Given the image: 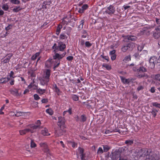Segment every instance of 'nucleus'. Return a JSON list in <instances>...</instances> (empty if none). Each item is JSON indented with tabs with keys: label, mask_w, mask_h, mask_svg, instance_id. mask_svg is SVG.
Segmentation results:
<instances>
[{
	"label": "nucleus",
	"mask_w": 160,
	"mask_h": 160,
	"mask_svg": "<svg viewBox=\"0 0 160 160\" xmlns=\"http://www.w3.org/2000/svg\"><path fill=\"white\" fill-rule=\"evenodd\" d=\"M66 52H64L62 54H60L58 53H55V54L53 56V58L54 59L56 60L58 59L57 61H55L56 63L54 64V66L53 67L54 70H55V68L58 67L60 64V61L61 59H62L66 55Z\"/></svg>",
	"instance_id": "f257e3e1"
},
{
	"label": "nucleus",
	"mask_w": 160,
	"mask_h": 160,
	"mask_svg": "<svg viewBox=\"0 0 160 160\" xmlns=\"http://www.w3.org/2000/svg\"><path fill=\"white\" fill-rule=\"evenodd\" d=\"M151 150H148L147 149L143 148L139 150L138 152V155L139 158L143 157L144 160V158H146L147 155H148Z\"/></svg>",
	"instance_id": "f03ea898"
},
{
	"label": "nucleus",
	"mask_w": 160,
	"mask_h": 160,
	"mask_svg": "<svg viewBox=\"0 0 160 160\" xmlns=\"http://www.w3.org/2000/svg\"><path fill=\"white\" fill-rule=\"evenodd\" d=\"M135 47V44L132 42H129L123 45L122 48L121 50L123 52L127 51H131Z\"/></svg>",
	"instance_id": "7ed1b4c3"
},
{
	"label": "nucleus",
	"mask_w": 160,
	"mask_h": 160,
	"mask_svg": "<svg viewBox=\"0 0 160 160\" xmlns=\"http://www.w3.org/2000/svg\"><path fill=\"white\" fill-rule=\"evenodd\" d=\"M65 128H62V127L59 126V127L55 130V133L56 137L60 136L66 132L64 129Z\"/></svg>",
	"instance_id": "20e7f679"
},
{
	"label": "nucleus",
	"mask_w": 160,
	"mask_h": 160,
	"mask_svg": "<svg viewBox=\"0 0 160 160\" xmlns=\"http://www.w3.org/2000/svg\"><path fill=\"white\" fill-rule=\"evenodd\" d=\"M157 61V58L155 56L151 57L149 59V68L153 69L155 67V63Z\"/></svg>",
	"instance_id": "39448f33"
},
{
	"label": "nucleus",
	"mask_w": 160,
	"mask_h": 160,
	"mask_svg": "<svg viewBox=\"0 0 160 160\" xmlns=\"http://www.w3.org/2000/svg\"><path fill=\"white\" fill-rule=\"evenodd\" d=\"M150 28L149 27H144L140 31L139 34L140 35L145 34L146 35L148 36L150 34Z\"/></svg>",
	"instance_id": "423d86ee"
},
{
	"label": "nucleus",
	"mask_w": 160,
	"mask_h": 160,
	"mask_svg": "<svg viewBox=\"0 0 160 160\" xmlns=\"http://www.w3.org/2000/svg\"><path fill=\"white\" fill-rule=\"evenodd\" d=\"M58 126L62 127V128H65V120L64 118L61 117L58 118Z\"/></svg>",
	"instance_id": "0eeeda50"
},
{
	"label": "nucleus",
	"mask_w": 160,
	"mask_h": 160,
	"mask_svg": "<svg viewBox=\"0 0 160 160\" xmlns=\"http://www.w3.org/2000/svg\"><path fill=\"white\" fill-rule=\"evenodd\" d=\"M115 8L113 6L110 5L109 7L107 8V10L105 11V12L109 15L113 14L115 12Z\"/></svg>",
	"instance_id": "6e6552de"
},
{
	"label": "nucleus",
	"mask_w": 160,
	"mask_h": 160,
	"mask_svg": "<svg viewBox=\"0 0 160 160\" xmlns=\"http://www.w3.org/2000/svg\"><path fill=\"white\" fill-rule=\"evenodd\" d=\"M19 89H17L16 88L11 89L9 90V92H10V93L16 97L20 96L21 94L18 92Z\"/></svg>",
	"instance_id": "1a4fd4ad"
},
{
	"label": "nucleus",
	"mask_w": 160,
	"mask_h": 160,
	"mask_svg": "<svg viewBox=\"0 0 160 160\" xmlns=\"http://www.w3.org/2000/svg\"><path fill=\"white\" fill-rule=\"evenodd\" d=\"M144 160H157L154 157V155L153 153L150 151L149 154L147 155Z\"/></svg>",
	"instance_id": "9d476101"
},
{
	"label": "nucleus",
	"mask_w": 160,
	"mask_h": 160,
	"mask_svg": "<svg viewBox=\"0 0 160 160\" xmlns=\"http://www.w3.org/2000/svg\"><path fill=\"white\" fill-rule=\"evenodd\" d=\"M40 145L41 147L42 148L44 152L47 153H49V150L45 143H41L40 144Z\"/></svg>",
	"instance_id": "9b49d317"
},
{
	"label": "nucleus",
	"mask_w": 160,
	"mask_h": 160,
	"mask_svg": "<svg viewBox=\"0 0 160 160\" xmlns=\"http://www.w3.org/2000/svg\"><path fill=\"white\" fill-rule=\"evenodd\" d=\"M12 56V53H10L8 55H7L6 56V58H5L2 61V64L7 63L9 62V60L11 57Z\"/></svg>",
	"instance_id": "f8f14e48"
},
{
	"label": "nucleus",
	"mask_w": 160,
	"mask_h": 160,
	"mask_svg": "<svg viewBox=\"0 0 160 160\" xmlns=\"http://www.w3.org/2000/svg\"><path fill=\"white\" fill-rule=\"evenodd\" d=\"M50 74V70L49 69H47L43 76V77L45 78L46 79L49 80V77Z\"/></svg>",
	"instance_id": "ddd939ff"
},
{
	"label": "nucleus",
	"mask_w": 160,
	"mask_h": 160,
	"mask_svg": "<svg viewBox=\"0 0 160 160\" xmlns=\"http://www.w3.org/2000/svg\"><path fill=\"white\" fill-rule=\"evenodd\" d=\"M66 46L65 44L63 42H58V49L60 51H63L66 48Z\"/></svg>",
	"instance_id": "4468645a"
},
{
	"label": "nucleus",
	"mask_w": 160,
	"mask_h": 160,
	"mask_svg": "<svg viewBox=\"0 0 160 160\" xmlns=\"http://www.w3.org/2000/svg\"><path fill=\"white\" fill-rule=\"evenodd\" d=\"M49 81V79H47L42 77L40 81V83L42 85H47L48 82Z\"/></svg>",
	"instance_id": "2eb2a0df"
},
{
	"label": "nucleus",
	"mask_w": 160,
	"mask_h": 160,
	"mask_svg": "<svg viewBox=\"0 0 160 160\" xmlns=\"http://www.w3.org/2000/svg\"><path fill=\"white\" fill-rule=\"evenodd\" d=\"M88 8V5L85 4L83 5L81 8H79L78 12L80 13H83L84 11L86 10Z\"/></svg>",
	"instance_id": "dca6fc26"
},
{
	"label": "nucleus",
	"mask_w": 160,
	"mask_h": 160,
	"mask_svg": "<svg viewBox=\"0 0 160 160\" xmlns=\"http://www.w3.org/2000/svg\"><path fill=\"white\" fill-rule=\"evenodd\" d=\"M78 150L79 151V153L81 154L80 156L81 157V159H82L85 157V154L84 153V150L81 147H79L78 148Z\"/></svg>",
	"instance_id": "f3484780"
},
{
	"label": "nucleus",
	"mask_w": 160,
	"mask_h": 160,
	"mask_svg": "<svg viewBox=\"0 0 160 160\" xmlns=\"http://www.w3.org/2000/svg\"><path fill=\"white\" fill-rule=\"evenodd\" d=\"M113 158H114L115 159H118V158L119 159L120 158V154L119 152H116L112 153Z\"/></svg>",
	"instance_id": "a211bd4d"
},
{
	"label": "nucleus",
	"mask_w": 160,
	"mask_h": 160,
	"mask_svg": "<svg viewBox=\"0 0 160 160\" xmlns=\"http://www.w3.org/2000/svg\"><path fill=\"white\" fill-rule=\"evenodd\" d=\"M30 129H25L23 130H20L19 131L20 134L21 135L25 134L26 132H29Z\"/></svg>",
	"instance_id": "6ab92c4d"
},
{
	"label": "nucleus",
	"mask_w": 160,
	"mask_h": 160,
	"mask_svg": "<svg viewBox=\"0 0 160 160\" xmlns=\"http://www.w3.org/2000/svg\"><path fill=\"white\" fill-rule=\"evenodd\" d=\"M153 36L154 38L158 39L160 38V34L155 30L153 32Z\"/></svg>",
	"instance_id": "aec40b11"
},
{
	"label": "nucleus",
	"mask_w": 160,
	"mask_h": 160,
	"mask_svg": "<svg viewBox=\"0 0 160 160\" xmlns=\"http://www.w3.org/2000/svg\"><path fill=\"white\" fill-rule=\"evenodd\" d=\"M139 72H147V69L143 66H140L139 68Z\"/></svg>",
	"instance_id": "412c9836"
},
{
	"label": "nucleus",
	"mask_w": 160,
	"mask_h": 160,
	"mask_svg": "<svg viewBox=\"0 0 160 160\" xmlns=\"http://www.w3.org/2000/svg\"><path fill=\"white\" fill-rule=\"evenodd\" d=\"M10 79L6 78H2L0 79V84L5 83L8 82Z\"/></svg>",
	"instance_id": "4be33fe9"
},
{
	"label": "nucleus",
	"mask_w": 160,
	"mask_h": 160,
	"mask_svg": "<svg viewBox=\"0 0 160 160\" xmlns=\"http://www.w3.org/2000/svg\"><path fill=\"white\" fill-rule=\"evenodd\" d=\"M126 37H127V38L128 40H131L132 41H134L136 40L137 38L134 36H127Z\"/></svg>",
	"instance_id": "5701e85b"
},
{
	"label": "nucleus",
	"mask_w": 160,
	"mask_h": 160,
	"mask_svg": "<svg viewBox=\"0 0 160 160\" xmlns=\"http://www.w3.org/2000/svg\"><path fill=\"white\" fill-rule=\"evenodd\" d=\"M128 148L125 147H122L121 148H120L118 150V152H124L127 151H128Z\"/></svg>",
	"instance_id": "b1692460"
},
{
	"label": "nucleus",
	"mask_w": 160,
	"mask_h": 160,
	"mask_svg": "<svg viewBox=\"0 0 160 160\" xmlns=\"http://www.w3.org/2000/svg\"><path fill=\"white\" fill-rule=\"evenodd\" d=\"M41 133L44 136H47L50 135L48 132V130L46 128H44V130H42Z\"/></svg>",
	"instance_id": "393cba45"
},
{
	"label": "nucleus",
	"mask_w": 160,
	"mask_h": 160,
	"mask_svg": "<svg viewBox=\"0 0 160 160\" xmlns=\"http://www.w3.org/2000/svg\"><path fill=\"white\" fill-rule=\"evenodd\" d=\"M120 78L122 82L124 83H129V81H128V79H125L122 76H120Z\"/></svg>",
	"instance_id": "a878e982"
},
{
	"label": "nucleus",
	"mask_w": 160,
	"mask_h": 160,
	"mask_svg": "<svg viewBox=\"0 0 160 160\" xmlns=\"http://www.w3.org/2000/svg\"><path fill=\"white\" fill-rule=\"evenodd\" d=\"M46 91L45 89H42L39 88L37 90V92L41 94H42L45 92Z\"/></svg>",
	"instance_id": "bb28decb"
},
{
	"label": "nucleus",
	"mask_w": 160,
	"mask_h": 160,
	"mask_svg": "<svg viewBox=\"0 0 160 160\" xmlns=\"http://www.w3.org/2000/svg\"><path fill=\"white\" fill-rule=\"evenodd\" d=\"M86 117L84 115H82L80 117V121L81 122H84L86 121Z\"/></svg>",
	"instance_id": "cd10ccee"
},
{
	"label": "nucleus",
	"mask_w": 160,
	"mask_h": 160,
	"mask_svg": "<svg viewBox=\"0 0 160 160\" xmlns=\"http://www.w3.org/2000/svg\"><path fill=\"white\" fill-rule=\"evenodd\" d=\"M34 87L33 88V89H36L38 88V85H36L35 84H34V83H31L30 85L28 86V88H31L32 87Z\"/></svg>",
	"instance_id": "c85d7f7f"
},
{
	"label": "nucleus",
	"mask_w": 160,
	"mask_h": 160,
	"mask_svg": "<svg viewBox=\"0 0 160 160\" xmlns=\"http://www.w3.org/2000/svg\"><path fill=\"white\" fill-rule=\"evenodd\" d=\"M133 143V141L132 140H128L125 141V143L128 145H131Z\"/></svg>",
	"instance_id": "c756f323"
},
{
	"label": "nucleus",
	"mask_w": 160,
	"mask_h": 160,
	"mask_svg": "<svg viewBox=\"0 0 160 160\" xmlns=\"http://www.w3.org/2000/svg\"><path fill=\"white\" fill-rule=\"evenodd\" d=\"M131 58L130 55H129L126 56L123 59V61L125 62H126L127 61L131 60Z\"/></svg>",
	"instance_id": "7c9ffc66"
},
{
	"label": "nucleus",
	"mask_w": 160,
	"mask_h": 160,
	"mask_svg": "<svg viewBox=\"0 0 160 160\" xmlns=\"http://www.w3.org/2000/svg\"><path fill=\"white\" fill-rule=\"evenodd\" d=\"M102 67L106 68L108 70H110L111 69V66L106 63H103L102 65Z\"/></svg>",
	"instance_id": "2f4dec72"
},
{
	"label": "nucleus",
	"mask_w": 160,
	"mask_h": 160,
	"mask_svg": "<svg viewBox=\"0 0 160 160\" xmlns=\"http://www.w3.org/2000/svg\"><path fill=\"white\" fill-rule=\"evenodd\" d=\"M137 77L139 78L143 77H145L146 78L148 77V76L147 74L143 73L142 74H140L138 75Z\"/></svg>",
	"instance_id": "473e14b6"
},
{
	"label": "nucleus",
	"mask_w": 160,
	"mask_h": 160,
	"mask_svg": "<svg viewBox=\"0 0 160 160\" xmlns=\"http://www.w3.org/2000/svg\"><path fill=\"white\" fill-rule=\"evenodd\" d=\"M53 87L55 89V92H56V93L58 95H59V93L60 91L59 89L57 87L56 84L54 85H53Z\"/></svg>",
	"instance_id": "72a5a7b5"
},
{
	"label": "nucleus",
	"mask_w": 160,
	"mask_h": 160,
	"mask_svg": "<svg viewBox=\"0 0 160 160\" xmlns=\"http://www.w3.org/2000/svg\"><path fill=\"white\" fill-rule=\"evenodd\" d=\"M2 8L5 11H7L9 8V7L7 4L3 5Z\"/></svg>",
	"instance_id": "f704fd0d"
},
{
	"label": "nucleus",
	"mask_w": 160,
	"mask_h": 160,
	"mask_svg": "<svg viewBox=\"0 0 160 160\" xmlns=\"http://www.w3.org/2000/svg\"><path fill=\"white\" fill-rule=\"evenodd\" d=\"M21 9L20 8V7H16L13 8L12 10L13 12H18Z\"/></svg>",
	"instance_id": "c9c22d12"
},
{
	"label": "nucleus",
	"mask_w": 160,
	"mask_h": 160,
	"mask_svg": "<svg viewBox=\"0 0 160 160\" xmlns=\"http://www.w3.org/2000/svg\"><path fill=\"white\" fill-rule=\"evenodd\" d=\"M46 112L50 115H52L53 113L52 110L51 108L48 109H46Z\"/></svg>",
	"instance_id": "e433bc0d"
},
{
	"label": "nucleus",
	"mask_w": 160,
	"mask_h": 160,
	"mask_svg": "<svg viewBox=\"0 0 160 160\" xmlns=\"http://www.w3.org/2000/svg\"><path fill=\"white\" fill-rule=\"evenodd\" d=\"M84 22V20H81V23H80V24L79 25L78 27V28L80 30L82 29V28Z\"/></svg>",
	"instance_id": "4c0bfd02"
},
{
	"label": "nucleus",
	"mask_w": 160,
	"mask_h": 160,
	"mask_svg": "<svg viewBox=\"0 0 160 160\" xmlns=\"http://www.w3.org/2000/svg\"><path fill=\"white\" fill-rule=\"evenodd\" d=\"M104 151L101 147H99L97 153L98 154H101Z\"/></svg>",
	"instance_id": "58836bf2"
},
{
	"label": "nucleus",
	"mask_w": 160,
	"mask_h": 160,
	"mask_svg": "<svg viewBox=\"0 0 160 160\" xmlns=\"http://www.w3.org/2000/svg\"><path fill=\"white\" fill-rule=\"evenodd\" d=\"M72 98L73 100L74 101H77L78 100V97L77 95H72Z\"/></svg>",
	"instance_id": "ea45409f"
},
{
	"label": "nucleus",
	"mask_w": 160,
	"mask_h": 160,
	"mask_svg": "<svg viewBox=\"0 0 160 160\" xmlns=\"http://www.w3.org/2000/svg\"><path fill=\"white\" fill-rule=\"evenodd\" d=\"M24 114V112H17L15 114V115L17 117L22 116Z\"/></svg>",
	"instance_id": "a19ab883"
},
{
	"label": "nucleus",
	"mask_w": 160,
	"mask_h": 160,
	"mask_svg": "<svg viewBox=\"0 0 160 160\" xmlns=\"http://www.w3.org/2000/svg\"><path fill=\"white\" fill-rule=\"evenodd\" d=\"M36 144L34 142L33 140H31V147L32 148H35L36 146Z\"/></svg>",
	"instance_id": "79ce46f5"
},
{
	"label": "nucleus",
	"mask_w": 160,
	"mask_h": 160,
	"mask_svg": "<svg viewBox=\"0 0 160 160\" xmlns=\"http://www.w3.org/2000/svg\"><path fill=\"white\" fill-rule=\"evenodd\" d=\"M103 151L104 152H107L109 149L108 146L107 145H103Z\"/></svg>",
	"instance_id": "37998d69"
},
{
	"label": "nucleus",
	"mask_w": 160,
	"mask_h": 160,
	"mask_svg": "<svg viewBox=\"0 0 160 160\" xmlns=\"http://www.w3.org/2000/svg\"><path fill=\"white\" fill-rule=\"evenodd\" d=\"M11 2L14 4H19L20 2L18 0H11Z\"/></svg>",
	"instance_id": "c03bdc74"
},
{
	"label": "nucleus",
	"mask_w": 160,
	"mask_h": 160,
	"mask_svg": "<svg viewBox=\"0 0 160 160\" xmlns=\"http://www.w3.org/2000/svg\"><path fill=\"white\" fill-rule=\"evenodd\" d=\"M152 104L154 106L160 108V104L159 103L155 102L152 103Z\"/></svg>",
	"instance_id": "a18cd8bd"
},
{
	"label": "nucleus",
	"mask_w": 160,
	"mask_h": 160,
	"mask_svg": "<svg viewBox=\"0 0 160 160\" xmlns=\"http://www.w3.org/2000/svg\"><path fill=\"white\" fill-rule=\"evenodd\" d=\"M85 45L86 47L89 48L92 45V44L90 43L88 41H87L85 42Z\"/></svg>",
	"instance_id": "49530a36"
},
{
	"label": "nucleus",
	"mask_w": 160,
	"mask_h": 160,
	"mask_svg": "<svg viewBox=\"0 0 160 160\" xmlns=\"http://www.w3.org/2000/svg\"><path fill=\"white\" fill-rule=\"evenodd\" d=\"M157 112H158V111L156 110H153L152 111L151 113L153 117H155L156 116Z\"/></svg>",
	"instance_id": "de8ad7c7"
},
{
	"label": "nucleus",
	"mask_w": 160,
	"mask_h": 160,
	"mask_svg": "<svg viewBox=\"0 0 160 160\" xmlns=\"http://www.w3.org/2000/svg\"><path fill=\"white\" fill-rule=\"evenodd\" d=\"M155 80L160 81V74H158L155 75Z\"/></svg>",
	"instance_id": "09e8293b"
},
{
	"label": "nucleus",
	"mask_w": 160,
	"mask_h": 160,
	"mask_svg": "<svg viewBox=\"0 0 160 160\" xmlns=\"http://www.w3.org/2000/svg\"><path fill=\"white\" fill-rule=\"evenodd\" d=\"M155 30L157 32H158V33H159V34H160V25L158 26L156 28H155Z\"/></svg>",
	"instance_id": "8fccbe9b"
},
{
	"label": "nucleus",
	"mask_w": 160,
	"mask_h": 160,
	"mask_svg": "<svg viewBox=\"0 0 160 160\" xmlns=\"http://www.w3.org/2000/svg\"><path fill=\"white\" fill-rule=\"evenodd\" d=\"M12 25L9 24L7 27L5 28V29L6 31H8L12 28Z\"/></svg>",
	"instance_id": "3c124183"
},
{
	"label": "nucleus",
	"mask_w": 160,
	"mask_h": 160,
	"mask_svg": "<svg viewBox=\"0 0 160 160\" xmlns=\"http://www.w3.org/2000/svg\"><path fill=\"white\" fill-rule=\"evenodd\" d=\"M71 22V21H67V20H65V19H64L62 21V23L63 24H66L67 25V24H68L69 22Z\"/></svg>",
	"instance_id": "603ef678"
},
{
	"label": "nucleus",
	"mask_w": 160,
	"mask_h": 160,
	"mask_svg": "<svg viewBox=\"0 0 160 160\" xmlns=\"http://www.w3.org/2000/svg\"><path fill=\"white\" fill-rule=\"evenodd\" d=\"M34 99L36 100H38L40 99V97L38 95V94H35L33 96Z\"/></svg>",
	"instance_id": "864d4df0"
},
{
	"label": "nucleus",
	"mask_w": 160,
	"mask_h": 160,
	"mask_svg": "<svg viewBox=\"0 0 160 160\" xmlns=\"http://www.w3.org/2000/svg\"><path fill=\"white\" fill-rule=\"evenodd\" d=\"M43 3L45 4V5H47V6L48 7V6H49L50 4H51V1L44 2Z\"/></svg>",
	"instance_id": "5fc2aeb1"
},
{
	"label": "nucleus",
	"mask_w": 160,
	"mask_h": 160,
	"mask_svg": "<svg viewBox=\"0 0 160 160\" xmlns=\"http://www.w3.org/2000/svg\"><path fill=\"white\" fill-rule=\"evenodd\" d=\"M66 58L69 61H71L73 60V57L72 56H69L68 57Z\"/></svg>",
	"instance_id": "6e6d98bb"
},
{
	"label": "nucleus",
	"mask_w": 160,
	"mask_h": 160,
	"mask_svg": "<svg viewBox=\"0 0 160 160\" xmlns=\"http://www.w3.org/2000/svg\"><path fill=\"white\" fill-rule=\"evenodd\" d=\"M52 48L53 49H55L56 50L58 49V46H57V44L56 43H54L53 46L52 47Z\"/></svg>",
	"instance_id": "4d7b16f0"
},
{
	"label": "nucleus",
	"mask_w": 160,
	"mask_h": 160,
	"mask_svg": "<svg viewBox=\"0 0 160 160\" xmlns=\"http://www.w3.org/2000/svg\"><path fill=\"white\" fill-rule=\"evenodd\" d=\"M101 57H102V58L105 59V60H107L108 62L109 61V58L107 56H104L103 55H101Z\"/></svg>",
	"instance_id": "13d9d810"
},
{
	"label": "nucleus",
	"mask_w": 160,
	"mask_h": 160,
	"mask_svg": "<svg viewBox=\"0 0 160 160\" xmlns=\"http://www.w3.org/2000/svg\"><path fill=\"white\" fill-rule=\"evenodd\" d=\"M42 103H46L48 101V99L44 98L42 100Z\"/></svg>",
	"instance_id": "bf43d9fd"
},
{
	"label": "nucleus",
	"mask_w": 160,
	"mask_h": 160,
	"mask_svg": "<svg viewBox=\"0 0 160 160\" xmlns=\"http://www.w3.org/2000/svg\"><path fill=\"white\" fill-rule=\"evenodd\" d=\"M62 28V25H58V26L57 27L56 30H57L58 31H60V29H61V28Z\"/></svg>",
	"instance_id": "052dcab7"
},
{
	"label": "nucleus",
	"mask_w": 160,
	"mask_h": 160,
	"mask_svg": "<svg viewBox=\"0 0 160 160\" xmlns=\"http://www.w3.org/2000/svg\"><path fill=\"white\" fill-rule=\"evenodd\" d=\"M144 88L143 86H139L137 88V89L138 91L142 90Z\"/></svg>",
	"instance_id": "680f3d73"
},
{
	"label": "nucleus",
	"mask_w": 160,
	"mask_h": 160,
	"mask_svg": "<svg viewBox=\"0 0 160 160\" xmlns=\"http://www.w3.org/2000/svg\"><path fill=\"white\" fill-rule=\"evenodd\" d=\"M111 59L112 60H115L116 58V55L115 54L111 55Z\"/></svg>",
	"instance_id": "e2e57ef3"
},
{
	"label": "nucleus",
	"mask_w": 160,
	"mask_h": 160,
	"mask_svg": "<svg viewBox=\"0 0 160 160\" xmlns=\"http://www.w3.org/2000/svg\"><path fill=\"white\" fill-rule=\"evenodd\" d=\"M116 50H112V51H111L110 52V54L111 55H113L115 54V53L116 52Z\"/></svg>",
	"instance_id": "0e129e2a"
},
{
	"label": "nucleus",
	"mask_w": 160,
	"mask_h": 160,
	"mask_svg": "<svg viewBox=\"0 0 160 160\" xmlns=\"http://www.w3.org/2000/svg\"><path fill=\"white\" fill-rule=\"evenodd\" d=\"M66 36L64 34H61L60 35V39H63L65 38Z\"/></svg>",
	"instance_id": "69168bd1"
},
{
	"label": "nucleus",
	"mask_w": 160,
	"mask_h": 160,
	"mask_svg": "<svg viewBox=\"0 0 160 160\" xmlns=\"http://www.w3.org/2000/svg\"><path fill=\"white\" fill-rule=\"evenodd\" d=\"M157 65L158 67H159V68H160V59H158L157 60Z\"/></svg>",
	"instance_id": "338daca9"
},
{
	"label": "nucleus",
	"mask_w": 160,
	"mask_h": 160,
	"mask_svg": "<svg viewBox=\"0 0 160 160\" xmlns=\"http://www.w3.org/2000/svg\"><path fill=\"white\" fill-rule=\"evenodd\" d=\"M118 160H128L126 157H120Z\"/></svg>",
	"instance_id": "774afa93"
}]
</instances>
